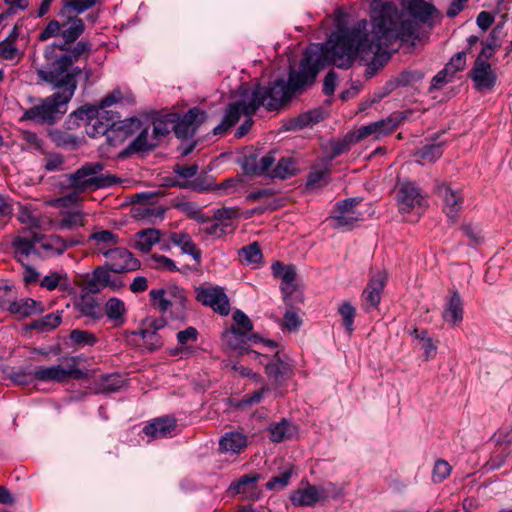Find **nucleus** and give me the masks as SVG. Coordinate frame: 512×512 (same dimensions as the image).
I'll return each mask as SVG.
<instances>
[{
    "label": "nucleus",
    "instance_id": "a19ab883",
    "mask_svg": "<svg viewBox=\"0 0 512 512\" xmlns=\"http://www.w3.org/2000/svg\"><path fill=\"white\" fill-rule=\"evenodd\" d=\"M17 27H14L12 33L0 43V57L7 60H14L19 57L20 53L15 46L17 38Z\"/></svg>",
    "mask_w": 512,
    "mask_h": 512
},
{
    "label": "nucleus",
    "instance_id": "ea45409f",
    "mask_svg": "<svg viewBox=\"0 0 512 512\" xmlns=\"http://www.w3.org/2000/svg\"><path fill=\"white\" fill-rule=\"evenodd\" d=\"M160 241V231L147 229L137 233L136 246L142 252H148L152 246Z\"/></svg>",
    "mask_w": 512,
    "mask_h": 512
},
{
    "label": "nucleus",
    "instance_id": "3c124183",
    "mask_svg": "<svg viewBox=\"0 0 512 512\" xmlns=\"http://www.w3.org/2000/svg\"><path fill=\"white\" fill-rule=\"evenodd\" d=\"M166 293V289H153L149 293L153 305L163 312L167 311L173 305V302L167 297Z\"/></svg>",
    "mask_w": 512,
    "mask_h": 512
},
{
    "label": "nucleus",
    "instance_id": "4468645a",
    "mask_svg": "<svg viewBox=\"0 0 512 512\" xmlns=\"http://www.w3.org/2000/svg\"><path fill=\"white\" fill-rule=\"evenodd\" d=\"M33 238L38 242L39 249L43 251L45 256H59L68 248L77 246L81 243L80 240L74 238L64 239L55 234L46 236L39 232L34 233Z\"/></svg>",
    "mask_w": 512,
    "mask_h": 512
},
{
    "label": "nucleus",
    "instance_id": "13d9d810",
    "mask_svg": "<svg viewBox=\"0 0 512 512\" xmlns=\"http://www.w3.org/2000/svg\"><path fill=\"white\" fill-rule=\"evenodd\" d=\"M151 265L154 268L166 270V271H175L177 270L175 262L163 255L154 254L151 257Z\"/></svg>",
    "mask_w": 512,
    "mask_h": 512
},
{
    "label": "nucleus",
    "instance_id": "412c9836",
    "mask_svg": "<svg viewBox=\"0 0 512 512\" xmlns=\"http://www.w3.org/2000/svg\"><path fill=\"white\" fill-rule=\"evenodd\" d=\"M271 269L273 275L282 280L281 290L284 294L285 302L289 304L290 298L296 292V271L294 266L275 262L272 264Z\"/></svg>",
    "mask_w": 512,
    "mask_h": 512
},
{
    "label": "nucleus",
    "instance_id": "2f4dec72",
    "mask_svg": "<svg viewBox=\"0 0 512 512\" xmlns=\"http://www.w3.org/2000/svg\"><path fill=\"white\" fill-rule=\"evenodd\" d=\"M18 221L25 225L22 230L37 231L38 230H49V227L45 226V221L41 218L30 205H20L17 215Z\"/></svg>",
    "mask_w": 512,
    "mask_h": 512
},
{
    "label": "nucleus",
    "instance_id": "20e7f679",
    "mask_svg": "<svg viewBox=\"0 0 512 512\" xmlns=\"http://www.w3.org/2000/svg\"><path fill=\"white\" fill-rule=\"evenodd\" d=\"M57 87L62 89L61 92L43 99L41 103L26 110L23 113L22 119L52 123L65 114L67 104L72 98L76 88H72L69 85Z\"/></svg>",
    "mask_w": 512,
    "mask_h": 512
},
{
    "label": "nucleus",
    "instance_id": "a878e982",
    "mask_svg": "<svg viewBox=\"0 0 512 512\" xmlns=\"http://www.w3.org/2000/svg\"><path fill=\"white\" fill-rule=\"evenodd\" d=\"M233 319L236 326L225 334V338L230 346L237 348L236 344L238 341H241L248 332L252 330L253 324L248 316L240 310L234 312Z\"/></svg>",
    "mask_w": 512,
    "mask_h": 512
},
{
    "label": "nucleus",
    "instance_id": "cd10ccee",
    "mask_svg": "<svg viewBox=\"0 0 512 512\" xmlns=\"http://www.w3.org/2000/svg\"><path fill=\"white\" fill-rule=\"evenodd\" d=\"M88 241L92 244L96 253L105 256L109 250H113L119 242V236L109 230H101L93 232Z\"/></svg>",
    "mask_w": 512,
    "mask_h": 512
},
{
    "label": "nucleus",
    "instance_id": "4be33fe9",
    "mask_svg": "<svg viewBox=\"0 0 512 512\" xmlns=\"http://www.w3.org/2000/svg\"><path fill=\"white\" fill-rule=\"evenodd\" d=\"M127 342L130 345L154 351L161 348L162 339L155 329L143 328L138 331H133L127 335Z\"/></svg>",
    "mask_w": 512,
    "mask_h": 512
},
{
    "label": "nucleus",
    "instance_id": "39448f33",
    "mask_svg": "<svg viewBox=\"0 0 512 512\" xmlns=\"http://www.w3.org/2000/svg\"><path fill=\"white\" fill-rule=\"evenodd\" d=\"M78 121L85 124L86 133L93 138L113 132L112 128L115 126L113 112L96 106H86L74 111L67 124L69 127L80 125Z\"/></svg>",
    "mask_w": 512,
    "mask_h": 512
},
{
    "label": "nucleus",
    "instance_id": "4c0bfd02",
    "mask_svg": "<svg viewBox=\"0 0 512 512\" xmlns=\"http://www.w3.org/2000/svg\"><path fill=\"white\" fill-rule=\"evenodd\" d=\"M270 439L273 442L289 440L295 433V428L286 420L274 423L269 426Z\"/></svg>",
    "mask_w": 512,
    "mask_h": 512
},
{
    "label": "nucleus",
    "instance_id": "9b49d317",
    "mask_svg": "<svg viewBox=\"0 0 512 512\" xmlns=\"http://www.w3.org/2000/svg\"><path fill=\"white\" fill-rule=\"evenodd\" d=\"M399 210L402 214L420 215L425 207V200L419 190L410 182L400 184L397 193Z\"/></svg>",
    "mask_w": 512,
    "mask_h": 512
},
{
    "label": "nucleus",
    "instance_id": "aec40b11",
    "mask_svg": "<svg viewBox=\"0 0 512 512\" xmlns=\"http://www.w3.org/2000/svg\"><path fill=\"white\" fill-rule=\"evenodd\" d=\"M109 268L106 267H97L93 273L91 278L85 283V289L89 293H98L106 287L111 288L112 290H119L124 287V284L121 280L112 279L109 273Z\"/></svg>",
    "mask_w": 512,
    "mask_h": 512
},
{
    "label": "nucleus",
    "instance_id": "473e14b6",
    "mask_svg": "<svg viewBox=\"0 0 512 512\" xmlns=\"http://www.w3.org/2000/svg\"><path fill=\"white\" fill-rule=\"evenodd\" d=\"M219 446L224 453L239 454L247 447V437L240 432H228L220 439Z\"/></svg>",
    "mask_w": 512,
    "mask_h": 512
},
{
    "label": "nucleus",
    "instance_id": "69168bd1",
    "mask_svg": "<svg viewBox=\"0 0 512 512\" xmlns=\"http://www.w3.org/2000/svg\"><path fill=\"white\" fill-rule=\"evenodd\" d=\"M290 477L291 471H284L280 476L273 477L271 480H269L266 484V487L270 490L275 488L282 489L288 485Z\"/></svg>",
    "mask_w": 512,
    "mask_h": 512
},
{
    "label": "nucleus",
    "instance_id": "0eeeda50",
    "mask_svg": "<svg viewBox=\"0 0 512 512\" xmlns=\"http://www.w3.org/2000/svg\"><path fill=\"white\" fill-rule=\"evenodd\" d=\"M33 376L41 382L61 383L69 379H82L86 374L77 368L76 358L70 357L65 360V364L37 367Z\"/></svg>",
    "mask_w": 512,
    "mask_h": 512
},
{
    "label": "nucleus",
    "instance_id": "8fccbe9b",
    "mask_svg": "<svg viewBox=\"0 0 512 512\" xmlns=\"http://www.w3.org/2000/svg\"><path fill=\"white\" fill-rule=\"evenodd\" d=\"M451 465L443 459H438L433 467L431 479L433 483H441L451 474Z\"/></svg>",
    "mask_w": 512,
    "mask_h": 512
},
{
    "label": "nucleus",
    "instance_id": "423d86ee",
    "mask_svg": "<svg viewBox=\"0 0 512 512\" xmlns=\"http://www.w3.org/2000/svg\"><path fill=\"white\" fill-rule=\"evenodd\" d=\"M60 20H51L41 31L38 38L40 41H46L52 37H61L63 44L60 49L65 50L66 45L73 43L84 32L85 25L81 18L77 16H65V12L60 14Z\"/></svg>",
    "mask_w": 512,
    "mask_h": 512
},
{
    "label": "nucleus",
    "instance_id": "37998d69",
    "mask_svg": "<svg viewBox=\"0 0 512 512\" xmlns=\"http://www.w3.org/2000/svg\"><path fill=\"white\" fill-rule=\"evenodd\" d=\"M174 115L157 118L153 121L152 134L156 136L159 143L160 138L166 136L174 128Z\"/></svg>",
    "mask_w": 512,
    "mask_h": 512
},
{
    "label": "nucleus",
    "instance_id": "f257e3e1",
    "mask_svg": "<svg viewBox=\"0 0 512 512\" xmlns=\"http://www.w3.org/2000/svg\"><path fill=\"white\" fill-rule=\"evenodd\" d=\"M372 23L359 21L351 29H341L331 34L327 41V54L333 65L348 69L356 57L365 60L380 57L393 40H408L416 30L411 20L399 22L397 7L383 0L371 4Z\"/></svg>",
    "mask_w": 512,
    "mask_h": 512
},
{
    "label": "nucleus",
    "instance_id": "a211bd4d",
    "mask_svg": "<svg viewBox=\"0 0 512 512\" xmlns=\"http://www.w3.org/2000/svg\"><path fill=\"white\" fill-rule=\"evenodd\" d=\"M259 474L252 473L243 475L238 481L233 482L228 493L231 495H240L243 500H257L260 497L261 490L258 487Z\"/></svg>",
    "mask_w": 512,
    "mask_h": 512
},
{
    "label": "nucleus",
    "instance_id": "72a5a7b5",
    "mask_svg": "<svg viewBox=\"0 0 512 512\" xmlns=\"http://www.w3.org/2000/svg\"><path fill=\"white\" fill-rule=\"evenodd\" d=\"M409 9L415 18L430 25L440 16L437 9L424 0H411Z\"/></svg>",
    "mask_w": 512,
    "mask_h": 512
},
{
    "label": "nucleus",
    "instance_id": "09e8293b",
    "mask_svg": "<svg viewBox=\"0 0 512 512\" xmlns=\"http://www.w3.org/2000/svg\"><path fill=\"white\" fill-rule=\"evenodd\" d=\"M61 320V315L58 312L51 313L36 320L32 326L37 330L45 332L58 327L61 323Z\"/></svg>",
    "mask_w": 512,
    "mask_h": 512
},
{
    "label": "nucleus",
    "instance_id": "b1692460",
    "mask_svg": "<svg viewBox=\"0 0 512 512\" xmlns=\"http://www.w3.org/2000/svg\"><path fill=\"white\" fill-rule=\"evenodd\" d=\"M176 429V419L163 416L153 419L144 428L143 433L151 438H164L172 436Z\"/></svg>",
    "mask_w": 512,
    "mask_h": 512
},
{
    "label": "nucleus",
    "instance_id": "f704fd0d",
    "mask_svg": "<svg viewBox=\"0 0 512 512\" xmlns=\"http://www.w3.org/2000/svg\"><path fill=\"white\" fill-rule=\"evenodd\" d=\"M170 241L180 247L183 253L191 255L197 263H200L201 251L197 248L190 235L186 233H172Z\"/></svg>",
    "mask_w": 512,
    "mask_h": 512
},
{
    "label": "nucleus",
    "instance_id": "864d4df0",
    "mask_svg": "<svg viewBox=\"0 0 512 512\" xmlns=\"http://www.w3.org/2000/svg\"><path fill=\"white\" fill-rule=\"evenodd\" d=\"M242 183L241 179L238 178H229L221 182L220 184H216L210 188V190L214 191L217 195L223 196L228 195L235 191L236 187Z\"/></svg>",
    "mask_w": 512,
    "mask_h": 512
},
{
    "label": "nucleus",
    "instance_id": "ddd939ff",
    "mask_svg": "<svg viewBox=\"0 0 512 512\" xmlns=\"http://www.w3.org/2000/svg\"><path fill=\"white\" fill-rule=\"evenodd\" d=\"M196 299L203 305L210 306L221 315H227L230 312V303L222 288L198 287L196 289Z\"/></svg>",
    "mask_w": 512,
    "mask_h": 512
},
{
    "label": "nucleus",
    "instance_id": "a18cd8bd",
    "mask_svg": "<svg viewBox=\"0 0 512 512\" xmlns=\"http://www.w3.org/2000/svg\"><path fill=\"white\" fill-rule=\"evenodd\" d=\"M125 385L124 378L119 374L103 376L100 380V391L103 393H112L121 389Z\"/></svg>",
    "mask_w": 512,
    "mask_h": 512
},
{
    "label": "nucleus",
    "instance_id": "052dcab7",
    "mask_svg": "<svg viewBox=\"0 0 512 512\" xmlns=\"http://www.w3.org/2000/svg\"><path fill=\"white\" fill-rule=\"evenodd\" d=\"M275 162V157L273 154L269 153L265 156H263L254 166L253 169H251V172L256 175H262L264 173H267L272 165Z\"/></svg>",
    "mask_w": 512,
    "mask_h": 512
},
{
    "label": "nucleus",
    "instance_id": "0e129e2a",
    "mask_svg": "<svg viewBox=\"0 0 512 512\" xmlns=\"http://www.w3.org/2000/svg\"><path fill=\"white\" fill-rule=\"evenodd\" d=\"M80 193L78 190H74L72 193L67 194L63 197L57 198L51 202V205L56 207H68L72 204L80 201Z\"/></svg>",
    "mask_w": 512,
    "mask_h": 512
},
{
    "label": "nucleus",
    "instance_id": "c85d7f7f",
    "mask_svg": "<svg viewBox=\"0 0 512 512\" xmlns=\"http://www.w3.org/2000/svg\"><path fill=\"white\" fill-rule=\"evenodd\" d=\"M266 372L271 381L276 385H281L291 376L292 369L291 365L281 359L276 352L272 361L266 364Z\"/></svg>",
    "mask_w": 512,
    "mask_h": 512
},
{
    "label": "nucleus",
    "instance_id": "e2e57ef3",
    "mask_svg": "<svg viewBox=\"0 0 512 512\" xmlns=\"http://www.w3.org/2000/svg\"><path fill=\"white\" fill-rule=\"evenodd\" d=\"M142 128V123L138 118L127 119L117 127L125 136H129Z\"/></svg>",
    "mask_w": 512,
    "mask_h": 512
},
{
    "label": "nucleus",
    "instance_id": "de8ad7c7",
    "mask_svg": "<svg viewBox=\"0 0 512 512\" xmlns=\"http://www.w3.org/2000/svg\"><path fill=\"white\" fill-rule=\"evenodd\" d=\"M442 147L440 144L426 145L417 151V156L422 164L433 163L442 155Z\"/></svg>",
    "mask_w": 512,
    "mask_h": 512
},
{
    "label": "nucleus",
    "instance_id": "49530a36",
    "mask_svg": "<svg viewBox=\"0 0 512 512\" xmlns=\"http://www.w3.org/2000/svg\"><path fill=\"white\" fill-rule=\"evenodd\" d=\"M296 162L292 158H282L272 172L273 177L286 179L295 174Z\"/></svg>",
    "mask_w": 512,
    "mask_h": 512
},
{
    "label": "nucleus",
    "instance_id": "338daca9",
    "mask_svg": "<svg viewBox=\"0 0 512 512\" xmlns=\"http://www.w3.org/2000/svg\"><path fill=\"white\" fill-rule=\"evenodd\" d=\"M167 297L173 302V304L183 305L186 300V294L184 289L178 286H170L167 289Z\"/></svg>",
    "mask_w": 512,
    "mask_h": 512
},
{
    "label": "nucleus",
    "instance_id": "393cba45",
    "mask_svg": "<svg viewBox=\"0 0 512 512\" xmlns=\"http://www.w3.org/2000/svg\"><path fill=\"white\" fill-rule=\"evenodd\" d=\"M86 214L80 210L62 211L59 218L54 221H49V229L54 228L58 230H75L83 227L86 224Z\"/></svg>",
    "mask_w": 512,
    "mask_h": 512
},
{
    "label": "nucleus",
    "instance_id": "6e6d98bb",
    "mask_svg": "<svg viewBox=\"0 0 512 512\" xmlns=\"http://www.w3.org/2000/svg\"><path fill=\"white\" fill-rule=\"evenodd\" d=\"M466 66V53L464 51L458 52L455 54L449 61V63L445 66L446 69L450 72V78L459 72L462 71Z\"/></svg>",
    "mask_w": 512,
    "mask_h": 512
},
{
    "label": "nucleus",
    "instance_id": "680f3d73",
    "mask_svg": "<svg viewBox=\"0 0 512 512\" xmlns=\"http://www.w3.org/2000/svg\"><path fill=\"white\" fill-rule=\"evenodd\" d=\"M283 324L284 327L289 331H294L300 327V325L302 324V320L295 310L289 309L284 314Z\"/></svg>",
    "mask_w": 512,
    "mask_h": 512
},
{
    "label": "nucleus",
    "instance_id": "7ed1b4c3",
    "mask_svg": "<svg viewBox=\"0 0 512 512\" xmlns=\"http://www.w3.org/2000/svg\"><path fill=\"white\" fill-rule=\"evenodd\" d=\"M89 50L88 42H77L71 50L59 56L47 70H40L39 76L54 86L69 85L76 88V77L81 74L82 69L75 63Z\"/></svg>",
    "mask_w": 512,
    "mask_h": 512
},
{
    "label": "nucleus",
    "instance_id": "c756f323",
    "mask_svg": "<svg viewBox=\"0 0 512 512\" xmlns=\"http://www.w3.org/2000/svg\"><path fill=\"white\" fill-rule=\"evenodd\" d=\"M323 498V490L312 485H306L294 491L291 494L290 500L294 506H314Z\"/></svg>",
    "mask_w": 512,
    "mask_h": 512
},
{
    "label": "nucleus",
    "instance_id": "5701e85b",
    "mask_svg": "<svg viewBox=\"0 0 512 512\" xmlns=\"http://www.w3.org/2000/svg\"><path fill=\"white\" fill-rule=\"evenodd\" d=\"M198 331L195 327H188L185 330L179 331L176 335L177 346L171 350L170 354L173 356L189 357L194 354V344L198 340Z\"/></svg>",
    "mask_w": 512,
    "mask_h": 512
},
{
    "label": "nucleus",
    "instance_id": "e433bc0d",
    "mask_svg": "<svg viewBox=\"0 0 512 512\" xmlns=\"http://www.w3.org/2000/svg\"><path fill=\"white\" fill-rule=\"evenodd\" d=\"M158 145L156 136L152 134L149 127L141 129L139 135L131 143L130 149L135 152H144L155 148Z\"/></svg>",
    "mask_w": 512,
    "mask_h": 512
},
{
    "label": "nucleus",
    "instance_id": "f3484780",
    "mask_svg": "<svg viewBox=\"0 0 512 512\" xmlns=\"http://www.w3.org/2000/svg\"><path fill=\"white\" fill-rule=\"evenodd\" d=\"M397 125V121L392 118L376 121L357 129L350 135V140L359 142L370 136H373L375 139H379L392 133L396 129Z\"/></svg>",
    "mask_w": 512,
    "mask_h": 512
},
{
    "label": "nucleus",
    "instance_id": "6ab92c4d",
    "mask_svg": "<svg viewBox=\"0 0 512 512\" xmlns=\"http://www.w3.org/2000/svg\"><path fill=\"white\" fill-rule=\"evenodd\" d=\"M205 114L197 109H190L182 118H174V132L178 138L187 139L192 137L198 125L204 120Z\"/></svg>",
    "mask_w": 512,
    "mask_h": 512
},
{
    "label": "nucleus",
    "instance_id": "f03ea898",
    "mask_svg": "<svg viewBox=\"0 0 512 512\" xmlns=\"http://www.w3.org/2000/svg\"><path fill=\"white\" fill-rule=\"evenodd\" d=\"M326 60L333 64L327 54V43L324 47L314 45L306 50L299 70L290 72L287 81L276 78L268 88L258 86L252 91H249L247 85H242L239 88L242 99L229 106L222 122L213 129L214 134L226 132L239 120L241 114L251 116L260 106L268 110L278 109L289 101L298 89L315 80Z\"/></svg>",
    "mask_w": 512,
    "mask_h": 512
},
{
    "label": "nucleus",
    "instance_id": "2eb2a0df",
    "mask_svg": "<svg viewBox=\"0 0 512 512\" xmlns=\"http://www.w3.org/2000/svg\"><path fill=\"white\" fill-rule=\"evenodd\" d=\"M106 266L115 273L134 271L140 267L139 261L126 248L115 247L105 253Z\"/></svg>",
    "mask_w": 512,
    "mask_h": 512
},
{
    "label": "nucleus",
    "instance_id": "f8f14e48",
    "mask_svg": "<svg viewBox=\"0 0 512 512\" xmlns=\"http://www.w3.org/2000/svg\"><path fill=\"white\" fill-rule=\"evenodd\" d=\"M469 77L479 92L491 91L497 82L496 72L488 61L483 60V57L476 58Z\"/></svg>",
    "mask_w": 512,
    "mask_h": 512
},
{
    "label": "nucleus",
    "instance_id": "c03bdc74",
    "mask_svg": "<svg viewBox=\"0 0 512 512\" xmlns=\"http://www.w3.org/2000/svg\"><path fill=\"white\" fill-rule=\"evenodd\" d=\"M159 196L158 193H150V192H144V193H140V194H137L135 195V198H137L138 201L141 202L142 204V207L139 208V210H141V215L142 216H152V215H162L163 214V210L161 207H154V208H149L146 206L147 203H151V204H154V200L157 199Z\"/></svg>",
    "mask_w": 512,
    "mask_h": 512
},
{
    "label": "nucleus",
    "instance_id": "5fc2aeb1",
    "mask_svg": "<svg viewBox=\"0 0 512 512\" xmlns=\"http://www.w3.org/2000/svg\"><path fill=\"white\" fill-rule=\"evenodd\" d=\"M125 313L124 302L117 298H111L106 303V315L110 319H119Z\"/></svg>",
    "mask_w": 512,
    "mask_h": 512
},
{
    "label": "nucleus",
    "instance_id": "58836bf2",
    "mask_svg": "<svg viewBox=\"0 0 512 512\" xmlns=\"http://www.w3.org/2000/svg\"><path fill=\"white\" fill-rule=\"evenodd\" d=\"M40 285L49 291H53L58 287L61 290H66L69 287V278L65 272H51L40 281Z\"/></svg>",
    "mask_w": 512,
    "mask_h": 512
},
{
    "label": "nucleus",
    "instance_id": "c9c22d12",
    "mask_svg": "<svg viewBox=\"0 0 512 512\" xmlns=\"http://www.w3.org/2000/svg\"><path fill=\"white\" fill-rule=\"evenodd\" d=\"M8 311L20 318L41 312L40 303L31 298H24L9 304Z\"/></svg>",
    "mask_w": 512,
    "mask_h": 512
},
{
    "label": "nucleus",
    "instance_id": "6e6552de",
    "mask_svg": "<svg viewBox=\"0 0 512 512\" xmlns=\"http://www.w3.org/2000/svg\"><path fill=\"white\" fill-rule=\"evenodd\" d=\"M102 170L103 165L99 162L86 163L75 173L70 175V186L74 190H78V192L104 187L108 183L105 178L99 176Z\"/></svg>",
    "mask_w": 512,
    "mask_h": 512
},
{
    "label": "nucleus",
    "instance_id": "774afa93",
    "mask_svg": "<svg viewBox=\"0 0 512 512\" xmlns=\"http://www.w3.org/2000/svg\"><path fill=\"white\" fill-rule=\"evenodd\" d=\"M463 233L469 237L474 243H479L482 240L481 229L477 225L467 223L461 226Z\"/></svg>",
    "mask_w": 512,
    "mask_h": 512
},
{
    "label": "nucleus",
    "instance_id": "dca6fc26",
    "mask_svg": "<svg viewBox=\"0 0 512 512\" xmlns=\"http://www.w3.org/2000/svg\"><path fill=\"white\" fill-rule=\"evenodd\" d=\"M386 274L383 271H377L373 274L362 293V308L369 312L374 308H377L380 301L382 292L386 284Z\"/></svg>",
    "mask_w": 512,
    "mask_h": 512
},
{
    "label": "nucleus",
    "instance_id": "4d7b16f0",
    "mask_svg": "<svg viewBox=\"0 0 512 512\" xmlns=\"http://www.w3.org/2000/svg\"><path fill=\"white\" fill-rule=\"evenodd\" d=\"M70 339L74 343L81 345V346H85V345L91 346L96 342V338L92 333L83 331V330H78V329L71 331Z\"/></svg>",
    "mask_w": 512,
    "mask_h": 512
},
{
    "label": "nucleus",
    "instance_id": "bb28decb",
    "mask_svg": "<svg viewBox=\"0 0 512 512\" xmlns=\"http://www.w3.org/2000/svg\"><path fill=\"white\" fill-rule=\"evenodd\" d=\"M34 233L38 232L21 230L12 241L15 256L20 262H24L35 250V245L38 244V242L33 238Z\"/></svg>",
    "mask_w": 512,
    "mask_h": 512
},
{
    "label": "nucleus",
    "instance_id": "9d476101",
    "mask_svg": "<svg viewBox=\"0 0 512 512\" xmlns=\"http://www.w3.org/2000/svg\"><path fill=\"white\" fill-rule=\"evenodd\" d=\"M436 193L442 200L443 212L449 222L452 224L457 223L464 201L461 190L454 189L449 184L443 182L437 185Z\"/></svg>",
    "mask_w": 512,
    "mask_h": 512
},
{
    "label": "nucleus",
    "instance_id": "1a4fd4ad",
    "mask_svg": "<svg viewBox=\"0 0 512 512\" xmlns=\"http://www.w3.org/2000/svg\"><path fill=\"white\" fill-rule=\"evenodd\" d=\"M361 199L350 198L338 202L328 218L333 228L351 229L362 220V213L357 209Z\"/></svg>",
    "mask_w": 512,
    "mask_h": 512
},
{
    "label": "nucleus",
    "instance_id": "bf43d9fd",
    "mask_svg": "<svg viewBox=\"0 0 512 512\" xmlns=\"http://www.w3.org/2000/svg\"><path fill=\"white\" fill-rule=\"evenodd\" d=\"M96 2L95 0H69L66 2L63 11L72 10L80 14L93 7Z\"/></svg>",
    "mask_w": 512,
    "mask_h": 512
},
{
    "label": "nucleus",
    "instance_id": "603ef678",
    "mask_svg": "<svg viewBox=\"0 0 512 512\" xmlns=\"http://www.w3.org/2000/svg\"><path fill=\"white\" fill-rule=\"evenodd\" d=\"M338 312L342 317L346 330L351 333L353 331L356 309L349 302H344L340 305Z\"/></svg>",
    "mask_w": 512,
    "mask_h": 512
},
{
    "label": "nucleus",
    "instance_id": "79ce46f5",
    "mask_svg": "<svg viewBox=\"0 0 512 512\" xmlns=\"http://www.w3.org/2000/svg\"><path fill=\"white\" fill-rule=\"evenodd\" d=\"M239 257L247 265H258L263 258L261 249L256 242L241 248Z\"/></svg>",
    "mask_w": 512,
    "mask_h": 512
},
{
    "label": "nucleus",
    "instance_id": "7c9ffc66",
    "mask_svg": "<svg viewBox=\"0 0 512 512\" xmlns=\"http://www.w3.org/2000/svg\"><path fill=\"white\" fill-rule=\"evenodd\" d=\"M444 321L456 326L463 320V302L457 291L451 292L442 312Z\"/></svg>",
    "mask_w": 512,
    "mask_h": 512
}]
</instances>
